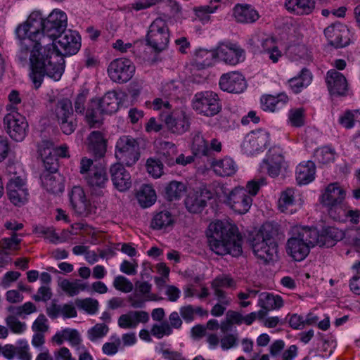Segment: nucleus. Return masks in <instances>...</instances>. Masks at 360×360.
I'll return each instance as SVG.
<instances>
[{
  "label": "nucleus",
  "mask_w": 360,
  "mask_h": 360,
  "mask_svg": "<svg viewBox=\"0 0 360 360\" xmlns=\"http://www.w3.org/2000/svg\"><path fill=\"white\" fill-rule=\"evenodd\" d=\"M79 46H22L17 54L18 63L29 65V79L38 89L47 76L59 81L65 68V57L77 53Z\"/></svg>",
  "instance_id": "nucleus-1"
},
{
  "label": "nucleus",
  "mask_w": 360,
  "mask_h": 360,
  "mask_svg": "<svg viewBox=\"0 0 360 360\" xmlns=\"http://www.w3.org/2000/svg\"><path fill=\"white\" fill-rule=\"evenodd\" d=\"M68 26V15L59 8L53 9L46 17L40 11H33L27 20L15 29L16 37L34 45H54L57 36Z\"/></svg>",
  "instance_id": "nucleus-2"
},
{
  "label": "nucleus",
  "mask_w": 360,
  "mask_h": 360,
  "mask_svg": "<svg viewBox=\"0 0 360 360\" xmlns=\"http://www.w3.org/2000/svg\"><path fill=\"white\" fill-rule=\"evenodd\" d=\"M289 235L286 252L294 260L300 262L307 257L311 248L333 246L342 234L333 227L326 228L320 233L315 228L295 225L291 227Z\"/></svg>",
  "instance_id": "nucleus-3"
},
{
  "label": "nucleus",
  "mask_w": 360,
  "mask_h": 360,
  "mask_svg": "<svg viewBox=\"0 0 360 360\" xmlns=\"http://www.w3.org/2000/svg\"><path fill=\"white\" fill-rule=\"evenodd\" d=\"M210 249L219 255L238 257L242 253V236L237 226L228 220L211 222L207 231Z\"/></svg>",
  "instance_id": "nucleus-4"
},
{
  "label": "nucleus",
  "mask_w": 360,
  "mask_h": 360,
  "mask_svg": "<svg viewBox=\"0 0 360 360\" xmlns=\"http://www.w3.org/2000/svg\"><path fill=\"white\" fill-rule=\"evenodd\" d=\"M150 108L161 111L160 118L171 133L181 135L188 130L189 117L183 108L172 109L168 101L159 98L151 103Z\"/></svg>",
  "instance_id": "nucleus-5"
},
{
  "label": "nucleus",
  "mask_w": 360,
  "mask_h": 360,
  "mask_svg": "<svg viewBox=\"0 0 360 360\" xmlns=\"http://www.w3.org/2000/svg\"><path fill=\"white\" fill-rule=\"evenodd\" d=\"M119 101L115 91H108L101 98L91 101L86 112V118L91 127L100 124L103 114H112L118 110Z\"/></svg>",
  "instance_id": "nucleus-6"
},
{
  "label": "nucleus",
  "mask_w": 360,
  "mask_h": 360,
  "mask_svg": "<svg viewBox=\"0 0 360 360\" xmlns=\"http://www.w3.org/2000/svg\"><path fill=\"white\" fill-rule=\"evenodd\" d=\"M250 243L255 255L264 262L273 260L276 255V243L265 227L261 228L252 236Z\"/></svg>",
  "instance_id": "nucleus-7"
},
{
  "label": "nucleus",
  "mask_w": 360,
  "mask_h": 360,
  "mask_svg": "<svg viewBox=\"0 0 360 360\" xmlns=\"http://www.w3.org/2000/svg\"><path fill=\"white\" fill-rule=\"evenodd\" d=\"M191 106L197 114L207 117L217 115L221 109L219 98L212 91L197 92L192 98Z\"/></svg>",
  "instance_id": "nucleus-8"
},
{
  "label": "nucleus",
  "mask_w": 360,
  "mask_h": 360,
  "mask_svg": "<svg viewBox=\"0 0 360 360\" xmlns=\"http://www.w3.org/2000/svg\"><path fill=\"white\" fill-rule=\"evenodd\" d=\"M115 155L117 160L130 167L139 158V146L136 140L127 135L120 136L116 142Z\"/></svg>",
  "instance_id": "nucleus-9"
},
{
  "label": "nucleus",
  "mask_w": 360,
  "mask_h": 360,
  "mask_svg": "<svg viewBox=\"0 0 360 360\" xmlns=\"http://www.w3.org/2000/svg\"><path fill=\"white\" fill-rule=\"evenodd\" d=\"M270 133L259 129L249 132L244 138L241 145L243 152L247 155H255L262 153L269 144Z\"/></svg>",
  "instance_id": "nucleus-10"
},
{
  "label": "nucleus",
  "mask_w": 360,
  "mask_h": 360,
  "mask_svg": "<svg viewBox=\"0 0 360 360\" xmlns=\"http://www.w3.org/2000/svg\"><path fill=\"white\" fill-rule=\"evenodd\" d=\"M4 127L13 140L22 141L27 136L28 123L26 118L17 110H13L7 113L4 117Z\"/></svg>",
  "instance_id": "nucleus-11"
},
{
  "label": "nucleus",
  "mask_w": 360,
  "mask_h": 360,
  "mask_svg": "<svg viewBox=\"0 0 360 360\" xmlns=\"http://www.w3.org/2000/svg\"><path fill=\"white\" fill-rule=\"evenodd\" d=\"M346 191L338 183L328 184L321 196V202L327 207L328 214L332 217V212H337L346 204Z\"/></svg>",
  "instance_id": "nucleus-12"
},
{
  "label": "nucleus",
  "mask_w": 360,
  "mask_h": 360,
  "mask_svg": "<svg viewBox=\"0 0 360 360\" xmlns=\"http://www.w3.org/2000/svg\"><path fill=\"white\" fill-rule=\"evenodd\" d=\"M285 167L286 162L282 150L279 147H273L268 150L265 158L261 162L259 169L261 172L266 173L274 178L278 176L282 169Z\"/></svg>",
  "instance_id": "nucleus-13"
},
{
  "label": "nucleus",
  "mask_w": 360,
  "mask_h": 360,
  "mask_svg": "<svg viewBox=\"0 0 360 360\" xmlns=\"http://www.w3.org/2000/svg\"><path fill=\"white\" fill-rule=\"evenodd\" d=\"M135 70V65L130 60L117 58L110 63L108 73L110 79L114 82L124 84L133 77Z\"/></svg>",
  "instance_id": "nucleus-14"
},
{
  "label": "nucleus",
  "mask_w": 360,
  "mask_h": 360,
  "mask_svg": "<svg viewBox=\"0 0 360 360\" xmlns=\"http://www.w3.org/2000/svg\"><path fill=\"white\" fill-rule=\"evenodd\" d=\"M39 153L41 157L45 167L48 169H56V156L62 158L69 157L68 148L63 144L55 148L52 142L49 141H43L39 146Z\"/></svg>",
  "instance_id": "nucleus-15"
},
{
  "label": "nucleus",
  "mask_w": 360,
  "mask_h": 360,
  "mask_svg": "<svg viewBox=\"0 0 360 360\" xmlns=\"http://www.w3.org/2000/svg\"><path fill=\"white\" fill-rule=\"evenodd\" d=\"M252 199L244 187H235L231 190L226 205L236 213L244 214L250 209Z\"/></svg>",
  "instance_id": "nucleus-16"
},
{
  "label": "nucleus",
  "mask_w": 360,
  "mask_h": 360,
  "mask_svg": "<svg viewBox=\"0 0 360 360\" xmlns=\"http://www.w3.org/2000/svg\"><path fill=\"white\" fill-rule=\"evenodd\" d=\"M72 103L68 98L58 101L55 108V116L65 134H72L75 129V124L72 121Z\"/></svg>",
  "instance_id": "nucleus-17"
},
{
  "label": "nucleus",
  "mask_w": 360,
  "mask_h": 360,
  "mask_svg": "<svg viewBox=\"0 0 360 360\" xmlns=\"http://www.w3.org/2000/svg\"><path fill=\"white\" fill-rule=\"evenodd\" d=\"M7 193L9 200L13 205H24L28 198V191L25 179L20 176L11 178L7 185Z\"/></svg>",
  "instance_id": "nucleus-18"
},
{
  "label": "nucleus",
  "mask_w": 360,
  "mask_h": 360,
  "mask_svg": "<svg viewBox=\"0 0 360 360\" xmlns=\"http://www.w3.org/2000/svg\"><path fill=\"white\" fill-rule=\"evenodd\" d=\"M146 39L148 45H167L169 44V30L164 20L157 18L152 22Z\"/></svg>",
  "instance_id": "nucleus-19"
},
{
  "label": "nucleus",
  "mask_w": 360,
  "mask_h": 360,
  "mask_svg": "<svg viewBox=\"0 0 360 360\" xmlns=\"http://www.w3.org/2000/svg\"><path fill=\"white\" fill-rule=\"evenodd\" d=\"M219 86L222 91L233 94L242 93L247 86L244 77L236 71L222 75L219 79Z\"/></svg>",
  "instance_id": "nucleus-20"
},
{
  "label": "nucleus",
  "mask_w": 360,
  "mask_h": 360,
  "mask_svg": "<svg viewBox=\"0 0 360 360\" xmlns=\"http://www.w3.org/2000/svg\"><path fill=\"white\" fill-rule=\"evenodd\" d=\"M70 200L75 212L82 216H86L91 212V204L87 199L84 191L80 186H74L70 193Z\"/></svg>",
  "instance_id": "nucleus-21"
},
{
  "label": "nucleus",
  "mask_w": 360,
  "mask_h": 360,
  "mask_svg": "<svg viewBox=\"0 0 360 360\" xmlns=\"http://www.w3.org/2000/svg\"><path fill=\"white\" fill-rule=\"evenodd\" d=\"M149 319V314L145 311H129L118 318L117 325L122 329H135L139 324L148 323Z\"/></svg>",
  "instance_id": "nucleus-22"
},
{
  "label": "nucleus",
  "mask_w": 360,
  "mask_h": 360,
  "mask_svg": "<svg viewBox=\"0 0 360 360\" xmlns=\"http://www.w3.org/2000/svg\"><path fill=\"white\" fill-rule=\"evenodd\" d=\"M329 45H349L350 44L349 30L342 24L335 23L324 30Z\"/></svg>",
  "instance_id": "nucleus-23"
},
{
  "label": "nucleus",
  "mask_w": 360,
  "mask_h": 360,
  "mask_svg": "<svg viewBox=\"0 0 360 360\" xmlns=\"http://www.w3.org/2000/svg\"><path fill=\"white\" fill-rule=\"evenodd\" d=\"M112 181L115 187L120 191H125L131 186V176L125 169L123 164L117 162L110 168Z\"/></svg>",
  "instance_id": "nucleus-24"
},
{
  "label": "nucleus",
  "mask_w": 360,
  "mask_h": 360,
  "mask_svg": "<svg viewBox=\"0 0 360 360\" xmlns=\"http://www.w3.org/2000/svg\"><path fill=\"white\" fill-rule=\"evenodd\" d=\"M212 198L210 190L207 188L200 191L190 192L185 200L187 210L192 213H198L202 211L206 205L207 200Z\"/></svg>",
  "instance_id": "nucleus-25"
},
{
  "label": "nucleus",
  "mask_w": 360,
  "mask_h": 360,
  "mask_svg": "<svg viewBox=\"0 0 360 360\" xmlns=\"http://www.w3.org/2000/svg\"><path fill=\"white\" fill-rule=\"evenodd\" d=\"M245 54L240 46H217V59L230 65L243 62Z\"/></svg>",
  "instance_id": "nucleus-26"
},
{
  "label": "nucleus",
  "mask_w": 360,
  "mask_h": 360,
  "mask_svg": "<svg viewBox=\"0 0 360 360\" xmlns=\"http://www.w3.org/2000/svg\"><path fill=\"white\" fill-rule=\"evenodd\" d=\"M326 82L331 94L345 95L347 91V82L345 77L334 69L328 71Z\"/></svg>",
  "instance_id": "nucleus-27"
},
{
  "label": "nucleus",
  "mask_w": 360,
  "mask_h": 360,
  "mask_svg": "<svg viewBox=\"0 0 360 360\" xmlns=\"http://www.w3.org/2000/svg\"><path fill=\"white\" fill-rule=\"evenodd\" d=\"M302 205L300 199H297L296 192L292 188H288L281 193L278 200V209L286 214L296 212Z\"/></svg>",
  "instance_id": "nucleus-28"
},
{
  "label": "nucleus",
  "mask_w": 360,
  "mask_h": 360,
  "mask_svg": "<svg viewBox=\"0 0 360 360\" xmlns=\"http://www.w3.org/2000/svg\"><path fill=\"white\" fill-rule=\"evenodd\" d=\"M45 172L41 177L42 186L49 192L58 194L64 191V178L58 172Z\"/></svg>",
  "instance_id": "nucleus-29"
},
{
  "label": "nucleus",
  "mask_w": 360,
  "mask_h": 360,
  "mask_svg": "<svg viewBox=\"0 0 360 360\" xmlns=\"http://www.w3.org/2000/svg\"><path fill=\"white\" fill-rule=\"evenodd\" d=\"M258 306L261 309L258 311L263 312V318L270 311L278 310L283 306V300L278 295L264 292L259 295Z\"/></svg>",
  "instance_id": "nucleus-30"
},
{
  "label": "nucleus",
  "mask_w": 360,
  "mask_h": 360,
  "mask_svg": "<svg viewBox=\"0 0 360 360\" xmlns=\"http://www.w3.org/2000/svg\"><path fill=\"white\" fill-rule=\"evenodd\" d=\"M233 16L237 22L242 23H252L257 21L259 15L250 5L238 4L233 8Z\"/></svg>",
  "instance_id": "nucleus-31"
},
{
  "label": "nucleus",
  "mask_w": 360,
  "mask_h": 360,
  "mask_svg": "<svg viewBox=\"0 0 360 360\" xmlns=\"http://www.w3.org/2000/svg\"><path fill=\"white\" fill-rule=\"evenodd\" d=\"M316 167L312 161L300 163L296 168V181L300 185H306L315 178Z\"/></svg>",
  "instance_id": "nucleus-32"
},
{
  "label": "nucleus",
  "mask_w": 360,
  "mask_h": 360,
  "mask_svg": "<svg viewBox=\"0 0 360 360\" xmlns=\"http://www.w3.org/2000/svg\"><path fill=\"white\" fill-rule=\"evenodd\" d=\"M52 340L58 345H62L65 341H68L70 346L75 349L82 345V339L79 332L76 329L70 328L57 332L53 336Z\"/></svg>",
  "instance_id": "nucleus-33"
},
{
  "label": "nucleus",
  "mask_w": 360,
  "mask_h": 360,
  "mask_svg": "<svg viewBox=\"0 0 360 360\" xmlns=\"http://www.w3.org/2000/svg\"><path fill=\"white\" fill-rule=\"evenodd\" d=\"M288 100V96L285 94L263 96L260 99L261 107L264 111L274 112L284 107Z\"/></svg>",
  "instance_id": "nucleus-34"
},
{
  "label": "nucleus",
  "mask_w": 360,
  "mask_h": 360,
  "mask_svg": "<svg viewBox=\"0 0 360 360\" xmlns=\"http://www.w3.org/2000/svg\"><path fill=\"white\" fill-rule=\"evenodd\" d=\"M263 314L262 311H254L244 316L239 311L230 310L226 313V321L231 325L245 323L250 326L257 319H263Z\"/></svg>",
  "instance_id": "nucleus-35"
},
{
  "label": "nucleus",
  "mask_w": 360,
  "mask_h": 360,
  "mask_svg": "<svg viewBox=\"0 0 360 360\" xmlns=\"http://www.w3.org/2000/svg\"><path fill=\"white\" fill-rule=\"evenodd\" d=\"M157 153L169 167L174 166L175 157L178 151L174 143L169 141H159L155 143Z\"/></svg>",
  "instance_id": "nucleus-36"
},
{
  "label": "nucleus",
  "mask_w": 360,
  "mask_h": 360,
  "mask_svg": "<svg viewBox=\"0 0 360 360\" xmlns=\"http://www.w3.org/2000/svg\"><path fill=\"white\" fill-rule=\"evenodd\" d=\"M286 9L297 15H307L315 8V0H285Z\"/></svg>",
  "instance_id": "nucleus-37"
},
{
  "label": "nucleus",
  "mask_w": 360,
  "mask_h": 360,
  "mask_svg": "<svg viewBox=\"0 0 360 360\" xmlns=\"http://www.w3.org/2000/svg\"><path fill=\"white\" fill-rule=\"evenodd\" d=\"M216 60H217V47L212 50L200 48L195 53V65L198 68L209 67Z\"/></svg>",
  "instance_id": "nucleus-38"
},
{
  "label": "nucleus",
  "mask_w": 360,
  "mask_h": 360,
  "mask_svg": "<svg viewBox=\"0 0 360 360\" xmlns=\"http://www.w3.org/2000/svg\"><path fill=\"white\" fill-rule=\"evenodd\" d=\"M174 223V216L168 210H162L154 215L151 226L157 230H167L172 229Z\"/></svg>",
  "instance_id": "nucleus-39"
},
{
  "label": "nucleus",
  "mask_w": 360,
  "mask_h": 360,
  "mask_svg": "<svg viewBox=\"0 0 360 360\" xmlns=\"http://www.w3.org/2000/svg\"><path fill=\"white\" fill-rule=\"evenodd\" d=\"M85 180L93 191H96L105 187L108 178L105 168L101 166L96 168L92 174L87 175Z\"/></svg>",
  "instance_id": "nucleus-40"
},
{
  "label": "nucleus",
  "mask_w": 360,
  "mask_h": 360,
  "mask_svg": "<svg viewBox=\"0 0 360 360\" xmlns=\"http://www.w3.org/2000/svg\"><path fill=\"white\" fill-rule=\"evenodd\" d=\"M89 149L96 156L102 157L106 151V140L100 131H92L88 138Z\"/></svg>",
  "instance_id": "nucleus-41"
},
{
  "label": "nucleus",
  "mask_w": 360,
  "mask_h": 360,
  "mask_svg": "<svg viewBox=\"0 0 360 360\" xmlns=\"http://www.w3.org/2000/svg\"><path fill=\"white\" fill-rule=\"evenodd\" d=\"M214 172L219 176H228L233 175L237 170L235 162L231 158L214 161L212 163Z\"/></svg>",
  "instance_id": "nucleus-42"
},
{
  "label": "nucleus",
  "mask_w": 360,
  "mask_h": 360,
  "mask_svg": "<svg viewBox=\"0 0 360 360\" xmlns=\"http://www.w3.org/2000/svg\"><path fill=\"white\" fill-rule=\"evenodd\" d=\"M312 81V74L307 69H302L300 74L289 80V86L292 91L300 93L303 89L308 86Z\"/></svg>",
  "instance_id": "nucleus-43"
},
{
  "label": "nucleus",
  "mask_w": 360,
  "mask_h": 360,
  "mask_svg": "<svg viewBox=\"0 0 360 360\" xmlns=\"http://www.w3.org/2000/svg\"><path fill=\"white\" fill-rule=\"evenodd\" d=\"M337 212H332V217L334 220L339 221H349L354 224L359 222L360 211L358 210H351L345 205L343 207L340 208Z\"/></svg>",
  "instance_id": "nucleus-44"
},
{
  "label": "nucleus",
  "mask_w": 360,
  "mask_h": 360,
  "mask_svg": "<svg viewBox=\"0 0 360 360\" xmlns=\"http://www.w3.org/2000/svg\"><path fill=\"white\" fill-rule=\"evenodd\" d=\"M156 199V193L150 185H143L137 193L138 202L144 208L152 206L155 202Z\"/></svg>",
  "instance_id": "nucleus-45"
},
{
  "label": "nucleus",
  "mask_w": 360,
  "mask_h": 360,
  "mask_svg": "<svg viewBox=\"0 0 360 360\" xmlns=\"http://www.w3.org/2000/svg\"><path fill=\"white\" fill-rule=\"evenodd\" d=\"M221 0H211L209 5L193 8L196 18L202 23L210 20V14L214 13L219 7Z\"/></svg>",
  "instance_id": "nucleus-46"
},
{
  "label": "nucleus",
  "mask_w": 360,
  "mask_h": 360,
  "mask_svg": "<svg viewBox=\"0 0 360 360\" xmlns=\"http://www.w3.org/2000/svg\"><path fill=\"white\" fill-rule=\"evenodd\" d=\"M60 288L70 296H75L81 291L88 290V284L80 280L70 281L68 279H63L58 283Z\"/></svg>",
  "instance_id": "nucleus-47"
},
{
  "label": "nucleus",
  "mask_w": 360,
  "mask_h": 360,
  "mask_svg": "<svg viewBox=\"0 0 360 360\" xmlns=\"http://www.w3.org/2000/svg\"><path fill=\"white\" fill-rule=\"evenodd\" d=\"M59 45H77L81 44V37L78 32L72 30H64L55 42Z\"/></svg>",
  "instance_id": "nucleus-48"
},
{
  "label": "nucleus",
  "mask_w": 360,
  "mask_h": 360,
  "mask_svg": "<svg viewBox=\"0 0 360 360\" xmlns=\"http://www.w3.org/2000/svg\"><path fill=\"white\" fill-rule=\"evenodd\" d=\"M185 184L181 181H172L165 188V195L168 200L179 199L186 192Z\"/></svg>",
  "instance_id": "nucleus-49"
},
{
  "label": "nucleus",
  "mask_w": 360,
  "mask_h": 360,
  "mask_svg": "<svg viewBox=\"0 0 360 360\" xmlns=\"http://www.w3.org/2000/svg\"><path fill=\"white\" fill-rule=\"evenodd\" d=\"M213 290H222V288L235 289L236 281L229 274H221L217 276L211 283Z\"/></svg>",
  "instance_id": "nucleus-50"
},
{
  "label": "nucleus",
  "mask_w": 360,
  "mask_h": 360,
  "mask_svg": "<svg viewBox=\"0 0 360 360\" xmlns=\"http://www.w3.org/2000/svg\"><path fill=\"white\" fill-rule=\"evenodd\" d=\"M336 153L331 147L323 146L317 148L314 152L315 159L321 164L326 165L333 162L335 159Z\"/></svg>",
  "instance_id": "nucleus-51"
},
{
  "label": "nucleus",
  "mask_w": 360,
  "mask_h": 360,
  "mask_svg": "<svg viewBox=\"0 0 360 360\" xmlns=\"http://www.w3.org/2000/svg\"><path fill=\"white\" fill-rule=\"evenodd\" d=\"M146 169L148 174L154 179L160 178L164 174L162 162L155 158H150L146 160Z\"/></svg>",
  "instance_id": "nucleus-52"
},
{
  "label": "nucleus",
  "mask_w": 360,
  "mask_h": 360,
  "mask_svg": "<svg viewBox=\"0 0 360 360\" xmlns=\"http://www.w3.org/2000/svg\"><path fill=\"white\" fill-rule=\"evenodd\" d=\"M21 239L18 234L13 233L10 238H4L0 240V247L6 255H11L20 249Z\"/></svg>",
  "instance_id": "nucleus-53"
},
{
  "label": "nucleus",
  "mask_w": 360,
  "mask_h": 360,
  "mask_svg": "<svg viewBox=\"0 0 360 360\" xmlns=\"http://www.w3.org/2000/svg\"><path fill=\"white\" fill-rule=\"evenodd\" d=\"M286 55L293 60L300 59L304 61H309L311 60V56L307 46H288Z\"/></svg>",
  "instance_id": "nucleus-54"
},
{
  "label": "nucleus",
  "mask_w": 360,
  "mask_h": 360,
  "mask_svg": "<svg viewBox=\"0 0 360 360\" xmlns=\"http://www.w3.org/2000/svg\"><path fill=\"white\" fill-rule=\"evenodd\" d=\"M192 150L195 155H207V141L200 132H195L192 137Z\"/></svg>",
  "instance_id": "nucleus-55"
},
{
  "label": "nucleus",
  "mask_w": 360,
  "mask_h": 360,
  "mask_svg": "<svg viewBox=\"0 0 360 360\" xmlns=\"http://www.w3.org/2000/svg\"><path fill=\"white\" fill-rule=\"evenodd\" d=\"M277 43V39L271 34L262 31H256L249 39L250 45H268Z\"/></svg>",
  "instance_id": "nucleus-56"
},
{
  "label": "nucleus",
  "mask_w": 360,
  "mask_h": 360,
  "mask_svg": "<svg viewBox=\"0 0 360 360\" xmlns=\"http://www.w3.org/2000/svg\"><path fill=\"white\" fill-rule=\"evenodd\" d=\"M75 304L79 309H82L89 314H94L98 309V300L88 297L84 299H77Z\"/></svg>",
  "instance_id": "nucleus-57"
},
{
  "label": "nucleus",
  "mask_w": 360,
  "mask_h": 360,
  "mask_svg": "<svg viewBox=\"0 0 360 360\" xmlns=\"http://www.w3.org/2000/svg\"><path fill=\"white\" fill-rule=\"evenodd\" d=\"M262 55L264 58H269L273 63H277L283 56V53H286L288 46H264Z\"/></svg>",
  "instance_id": "nucleus-58"
},
{
  "label": "nucleus",
  "mask_w": 360,
  "mask_h": 360,
  "mask_svg": "<svg viewBox=\"0 0 360 360\" xmlns=\"http://www.w3.org/2000/svg\"><path fill=\"white\" fill-rule=\"evenodd\" d=\"M305 112L304 108L291 109L288 112V122L295 127H300L304 124Z\"/></svg>",
  "instance_id": "nucleus-59"
},
{
  "label": "nucleus",
  "mask_w": 360,
  "mask_h": 360,
  "mask_svg": "<svg viewBox=\"0 0 360 360\" xmlns=\"http://www.w3.org/2000/svg\"><path fill=\"white\" fill-rule=\"evenodd\" d=\"M5 322L11 331L15 334H22L27 330L26 323L20 321L13 315L7 316L5 319Z\"/></svg>",
  "instance_id": "nucleus-60"
},
{
  "label": "nucleus",
  "mask_w": 360,
  "mask_h": 360,
  "mask_svg": "<svg viewBox=\"0 0 360 360\" xmlns=\"http://www.w3.org/2000/svg\"><path fill=\"white\" fill-rule=\"evenodd\" d=\"M212 192L210 191L212 198L215 196L219 201L226 205V200L231 191L225 185L220 183H214L212 185Z\"/></svg>",
  "instance_id": "nucleus-61"
},
{
  "label": "nucleus",
  "mask_w": 360,
  "mask_h": 360,
  "mask_svg": "<svg viewBox=\"0 0 360 360\" xmlns=\"http://www.w3.org/2000/svg\"><path fill=\"white\" fill-rule=\"evenodd\" d=\"M108 330L109 328L108 326L103 323H98L88 330V338L91 342H95L105 337L108 333Z\"/></svg>",
  "instance_id": "nucleus-62"
},
{
  "label": "nucleus",
  "mask_w": 360,
  "mask_h": 360,
  "mask_svg": "<svg viewBox=\"0 0 360 360\" xmlns=\"http://www.w3.org/2000/svg\"><path fill=\"white\" fill-rule=\"evenodd\" d=\"M338 123L346 129H351L354 127L356 120L353 110H347L340 115Z\"/></svg>",
  "instance_id": "nucleus-63"
},
{
  "label": "nucleus",
  "mask_w": 360,
  "mask_h": 360,
  "mask_svg": "<svg viewBox=\"0 0 360 360\" xmlns=\"http://www.w3.org/2000/svg\"><path fill=\"white\" fill-rule=\"evenodd\" d=\"M113 286L116 290L125 293L130 292L134 288L133 283L123 276H117L115 278Z\"/></svg>",
  "instance_id": "nucleus-64"
}]
</instances>
